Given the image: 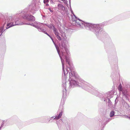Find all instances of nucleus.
Returning <instances> with one entry per match:
<instances>
[{
	"label": "nucleus",
	"instance_id": "obj_5",
	"mask_svg": "<svg viewBox=\"0 0 130 130\" xmlns=\"http://www.w3.org/2000/svg\"><path fill=\"white\" fill-rule=\"evenodd\" d=\"M62 114V112H61L57 116H56L55 118L54 119L55 120H58L59 118H61Z\"/></svg>",
	"mask_w": 130,
	"mask_h": 130
},
{
	"label": "nucleus",
	"instance_id": "obj_4",
	"mask_svg": "<svg viewBox=\"0 0 130 130\" xmlns=\"http://www.w3.org/2000/svg\"><path fill=\"white\" fill-rule=\"evenodd\" d=\"M72 17L71 20L73 21H75L77 20V18L74 15V13H73V15H71Z\"/></svg>",
	"mask_w": 130,
	"mask_h": 130
},
{
	"label": "nucleus",
	"instance_id": "obj_1",
	"mask_svg": "<svg viewBox=\"0 0 130 130\" xmlns=\"http://www.w3.org/2000/svg\"><path fill=\"white\" fill-rule=\"evenodd\" d=\"M24 19H26L29 21H33L35 20L34 17L31 15H28L23 17Z\"/></svg>",
	"mask_w": 130,
	"mask_h": 130
},
{
	"label": "nucleus",
	"instance_id": "obj_6",
	"mask_svg": "<svg viewBox=\"0 0 130 130\" xmlns=\"http://www.w3.org/2000/svg\"><path fill=\"white\" fill-rule=\"evenodd\" d=\"M118 89L120 91H122L123 93H124L123 91V89L122 88V86L121 84H120L119 85V86L118 87Z\"/></svg>",
	"mask_w": 130,
	"mask_h": 130
},
{
	"label": "nucleus",
	"instance_id": "obj_11",
	"mask_svg": "<svg viewBox=\"0 0 130 130\" xmlns=\"http://www.w3.org/2000/svg\"><path fill=\"white\" fill-rule=\"evenodd\" d=\"M48 2V0H44V3L45 4L47 3Z\"/></svg>",
	"mask_w": 130,
	"mask_h": 130
},
{
	"label": "nucleus",
	"instance_id": "obj_2",
	"mask_svg": "<svg viewBox=\"0 0 130 130\" xmlns=\"http://www.w3.org/2000/svg\"><path fill=\"white\" fill-rule=\"evenodd\" d=\"M16 19L17 18L15 17H13L11 20V21H12V22L8 24L7 25V26H9V27H10L14 26L16 24H14L13 23V22L14 21L15 22V23H16Z\"/></svg>",
	"mask_w": 130,
	"mask_h": 130
},
{
	"label": "nucleus",
	"instance_id": "obj_18",
	"mask_svg": "<svg viewBox=\"0 0 130 130\" xmlns=\"http://www.w3.org/2000/svg\"><path fill=\"white\" fill-rule=\"evenodd\" d=\"M71 75H72V76H73L72 74V73H71Z\"/></svg>",
	"mask_w": 130,
	"mask_h": 130
},
{
	"label": "nucleus",
	"instance_id": "obj_17",
	"mask_svg": "<svg viewBox=\"0 0 130 130\" xmlns=\"http://www.w3.org/2000/svg\"><path fill=\"white\" fill-rule=\"evenodd\" d=\"M48 5V4H46V6H47V5Z\"/></svg>",
	"mask_w": 130,
	"mask_h": 130
},
{
	"label": "nucleus",
	"instance_id": "obj_8",
	"mask_svg": "<svg viewBox=\"0 0 130 130\" xmlns=\"http://www.w3.org/2000/svg\"><path fill=\"white\" fill-rule=\"evenodd\" d=\"M3 28V27H0V36H1L2 34Z\"/></svg>",
	"mask_w": 130,
	"mask_h": 130
},
{
	"label": "nucleus",
	"instance_id": "obj_7",
	"mask_svg": "<svg viewBox=\"0 0 130 130\" xmlns=\"http://www.w3.org/2000/svg\"><path fill=\"white\" fill-rule=\"evenodd\" d=\"M115 114V112L114 111H112L111 112L110 114V117L113 116Z\"/></svg>",
	"mask_w": 130,
	"mask_h": 130
},
{
	"label": "nucleus",
	"instance_id": "obj_10",
	"mask_svg": "<svg viewBox=\"0 0 130 130\" xmlns=\"http://www.w3.org/2000/svg\"><path fill=\"white\" fill-rule=\"evenodd\" d=\"M66 61L68 62L69 64V59L66 57Z\"/></svg>",
	"mask_w": 130,
	"mask_h": 130
},
{
	"label": "nucleus",
	"instance_id": "obj_9",
	"mask_svg": "<svg viewBox=\"0 0 130 130\" xmlns=\"http://www.w3.org/2000/svg\"><path fill=\"white\" fill-rule=\"evenodd\" d=\"M54 31L55 34V35L56 36L59 35V33L56 30H54Z\"/></svg>",
	"mask_w": 130,
	"mask_h": 130
},
{
	"label": "nucleus",
	"instance_id": "obj_3",
	"mask_svg": "<svg viewBox=\"0 0 130 130\" xmlns=\"http://www.w3.org/2000/svg\"><path fill=\"white\" fill-rule=\"evenodd\" d=\"M58 9L59 10H61L63 11H65L66 9L65 7L63 5L60 4H58Z\"/></svg>",
	"mask_w": 130,
	"mask_h": 130
},
{
	"label": "nucleus",
	"instance_id": "obj_13",
	"mask_svg": "<svg viewBox=\"0 0 130 130\" xmlns=\"http://www.w3.org/2000/svg\"><path fill=\"white\" fill-rule=\"evenodd\" d=\"M45 33L49 37H50V36L46 32H45Z\"/></svg>",
	"mask_w": 130,
	"mask_h": 130
},
{
	"label": "nucleus",
	"instance_id": "obj_14",
	"mask_svg": "<svg viewBox=\"0 0 130 130\" xmlns=\"http://www.w3.org/2000/svg\"><path fill=\"white\" fill-rule=\"evenodd\" d=\"M71 12L72 13V14H71V15H73V11H72L71 10Z\"/></svg>",
	"mask_w": 130,
	"mask_h": 130
},
{
	"label": "nucleus",
	"instance_id": "obj_15",
	"mask_svg": "<svg viewBox=\"0 0 130 130\" xmlns=\"http://www.w3.org/2000/svg\"><path fill=\"white\" fill-rule=\"evenodd\" d=\"M62 66H63V70L64 71V65H63V63H62Z\"/></svg>",
	"mask_w": 130,
	"mask_h": 130
},
{
	"label": "nucleus",
	"instance_id": "obj_16",
	"mask_svg": "<svg viewBox=\"0 0 130 130\" xmlns=\"http://www.w3.org/2000/svg\"><path fill=\"white\" fill-rule=\"evenodd\" d=\"M50 11L51 12H53L52 11V10H50Z\"/></svg>",
	"mask_w": 130,
	"mask_h": 130
},
{
	"label": "nucleus",
	"instance_id": "obj_12",
	"mask_svg": "<svg viewBox=\"0 0 130 130\" xmlns=\"http://www.w3.org/2000/svg\"><path fill=\"white\" fill-rule=\"evenodd\" d=\"M56 37L59 40H61V38L60 37V36H59V35L56 36Z\"/></svg>",
	"mask_w": 130,
	"mask_h": 130
}]
</instances>
